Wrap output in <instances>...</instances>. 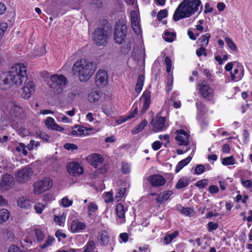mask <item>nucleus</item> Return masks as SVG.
Segmentation results:
<instances>
[{
  "instance_id": "nucleus-1",
  "label": "nucleus",
  "mask_w": 252,
  "mask_h": 252,
  "mask_svg": "<svg viewBox=\"0 0 252 252\" xmlns=\"http://www.w3.org/2000/svg\"><path fill=\"white\" fill-rule=\"evenodd\" d=\"M27 71L23 63L15 64L9 71L0 74V88L7 90L13 85L20 86L28 78Z\"/></svg>"
},
{
  "instance_id": "nucleus-2",
  "label": "nucleus",
  "mask_w": 252,
  "mask_h": 252,
  "mask_svg": "<svg viewBox=\"0 0 252 252\" xmlns=\"http://www.w3.org/2000/svg\"><path fill=\"white\" fill-rule=\"evenodd\" d=\"M203 9L201 0H184L176 8L173 19L178 21L185 18H189Z\"/></svg>"
},
{
  "instance_id": "nucleus-3",
  "label": "nucleus",
  "mask_w": 252,
  "mask_h": 252,
  "mask_svg": "<svg viewBox=\"0 0 252 252\" xmlns=\"http://www.w3.org/2000/svg\"><path fill=\"white\" fill-rule=\"evenodd\" d=\"M96 69L95 63L85 59L77 61L72 67L74 74L78 75L81 82L88 81L94 74Z\"/></svg>"
},
{
  "instance_id": "nucleus-4",
  "label": "nucleus",
  "mask_w": 252,
  "mask_h": 252,
  "mask_svg": "<svg viewBox=\"0 0 252 252\" xmlns=\"http://www.w3.org/2000/svg\"><path fill=\"white\" fill-rule=\"evenodd\" d=\"M50 79L51 83H49V86L51 89L56 94H62L67 83V78L62 74H54L51 76Z\"/></svg>"
},
{
  "instance_id": "nucleus-5",
  "label": "nucleus",
  "mask_w": 252,
  "mask_h": 252,
  "mask_svg": "<svg viewBox=\"0 0 252 252\" xmlns=\"http://www.w3.org/2000/svg\"><path fill=\"white\" fill-rule=\"evenodd\" d=\"M53 185V182L50 178H45L36 181L33 185V192L39 195L49 190Z\"/></svg>"
},
{
  "instance_id": "nucleus-6",
  "label": "nucleus",
  "mask_w": 252,
  "mask_h": 252,
  "mask_svg": "<svg viewBox=\"0 0 252 252\" xmlns=\"http://www.w3.org/2000/svg\"><path fill=\"white\" fill-rule=\"evenodd\" d=\"M108 36V32L102 28L96 29L92 34L93 41L98 46L105 45Z\"/></svg>"
},
{
  "instance_id": "nucleus-7",
  "label": "nucleus",
  "mask_w": 252,
  "mask_h": 252,
  "mask_svg": "<svg viewBox=\"0 0 252 252\" xmlns=\"http://www.w3.org/2000/svg\"><path fill=\"white\" fill-rule=\"evenodd\" d=\"M127 32V28L126 25L122 22H117L115 27L114 39L116 43L121 44L124 40Z\"/></svg>"
},
{
  "instance_id": "nucleus-8",
  "label": "nucleus",
  "mask_w": 252,
  "mask_h": 252,
  "mask_svg": "<svg viewBox=\"0 0 252 252\" xmlns=\"http://www.w3.org/2000/svg\"><path fill=\"white\" fill-rule=\"evenodd\" d=\"M197 89L200 94L204 98L208 101L213 99L214 91L208 84L206 83L204 81L198 84Z\"/></svg>"
},
{
  "instance_id": "nucleus-9",
  "label": "nucleus",
  "mask_w": 252,
  "mask_h": 252,
  "mask_svg": "<svg viewBox=\"0 0 252 252\" xmlns=\"http://www.w3.org/2000/svg\"><path fill=\"white\" fill-rule=\"evenodd\" d=\"M33 174L32 168L25 166L18 170L15 173L16 181L20 183H25L28 181Z\"/></svg>"
},
{
  "instance_id": "nucleus-10",
  "label": "nucleus",
  "mask_w": 252,
  "mask_h": 252,
  "mask_svg": "<svg viewBox=\"0 0 252 252\" xmlns=\"http://www.w3.org/2000/svg\"><path fill=\"white\" fill-rule=\"evenodd\" d=\"M175 140L180 146H187L189 142V134L184 130L179 129L175 132Z\"/></svg>"
},
{
  "instance_id": "nucleus-11",
  "label": "nucleus",
  "mask_w": 252,
  "mask_h": 252,
  "mask_svg": "<svg viewBox=\"0 0 252 252\" xmlns=\"http://www.w3.org/2000/svg\"><path fill=\"white\" fill-rule=\"evenodd\" d=\"M95 83L97 86L103 87L108 83L107 72L103 69L98 70L95 76Z\"/></svg>"
},
{
  "instance_id": "nucleus-12",
  "label": "nucleus",
  "mask_w": 252,
  "mask_h": 252,
  "mask_svg": "<svg viewBox=\"0 0 252 252\" xmlns=\"http://www.w3.org/2000/svg\"><path fill=\"white\" fill-rule=\"evenodd\" d=\"M68 173L72 176H77L81 175L84 171L82 167L77 162H70L67 166Z\"/></svg>"
},
{
  "instance_id": "nucleus-13",
  "label": "nucleus",
  "mask_w": 252,
  "mask_h": 252,
  "mask_svg": "<svg viewBox=\"0 0 252 252\" xmlns=\"http://www.w3.org/2000/svg\"><path fill=\"white\" fill-rule=\"evenodd\" d=\"M148 181L151 185L154 187L163 186L166 183L164 177L159 174H154L148 178Z\"/></svg>"
},
{
  "instance_id": "nucleus-14",
  "label": "nucleus",
  "mask_w": 252,
  "mask_h": 252,
  "mask_svg": "<svg viewBox=\"0 0 252 252\" xmlns=\"http://www.w3.org/2000/svg\"><path fill=\"white\" fill-rule=\"evenodd\" d=\"M14 184L13 177L9 174L4 175L0 183V188L2 190H7L12 187Z\"/></svg>"
},
{
  "instance_id": "nucleus-15",
  "label": "nucleus",
  "mask_w": 252,
  "mask_h": 252,
  "mask_svg": "<svg viewBox=\"0 0 252 252\" xmlns=\"http://www.w3.org/2000/svg\"><path fill=\"white\" fill-rule=\"evenodd\" d=\"M34 91L35 86L34 83L32 81H29L25 84L23 87L21 93V96L25 99H28L34 93Z\"/></svg>"
},
{
  "instance_id": "nucleus-16",
  "label": "nucleus",
  "mask_w": 252,
  "mask_h": 252,
  "mask_svg": "<svg viewBox=\"0 0 252 252\" xmlns=\"http://www.w3.org/2000/svg\"><path fill=\"white\" fill-rule=\"evenodd\" d=\"M152 124L155 131H162L167 127L165 117L157 116L155 119L152 121Z\"/></svg>"
},
{
  "instance_id": "nucleus-17",
  "label": "nucleus",
  "mask_w": 252,
  "mask_h": 252,
  "mask_svg": "<svg viewBox=\"0 0 252 252\" xmlns=\"http://www.w3.org/2000/svg\"><path fill=\"white\" fill-rule=\"evenodd\" d=\"M86 227V224L78 219L73 220L70 225V229L72 233L81 232L85 230Z\"/></svg>"
},
{
  "instance_id": "nucleus-18",
  "label": "nucleus",
  "mask_w": 252,
  "mask_h": 252,
  "mask_svg": "<svg viewBox=\"0 0 252 252\" xmlns=\"http://www.w3.org/2000/svg\"><path fill=\"white\" fill-rule=\"evenodd\" d=\"M87 159L90 164L94 168H97L104 161L103 158L97 154H91L88 157Z\"/></svg>"
},
{
  "instance_id": "nucleus-19",
  "label": "nucleus",
  "mask_w": 252,
  "mask_h": 252,
  "mask_svg": "<svg viewBox=\"0 0 252 252\" xmlns=\"http://www.w3.org/2000/svg\"><path fill=\"white\" fill-rule=\"evenodd\" d=\"M44 123L48 129L58 131H62L64 130V128L58 125L52 117H48L45 121Z\"/></svg>"
},
{
  "instance_id": "nucleus-20",
  "label": "nucleus",
  "mask_w": 252,
  "mask_h": 252,
  "mask_svg": "<svg viewBox=\"0 0 252 252\" xmlns=\"http://www.w3.org/2000/svg\"><path fill=\"white\" fill-rule=\"evenodd\" d=\"M127 210V208L121 203H118L116 206V213L121 223H124L126 221L125 213Z\"/></svg>"
},
{
  "instance_id": "nucleus-21",
  "label": "nucleus",
  "mask_w": 252,
  "mask_h": 252,
  "mask_svg": "<svg viewBox=\"0 0 252 252\" xmlns=\"http://www.w3.org/2000/svg\"><path fill=\"white\" fill-rule=\"evenodd\" d=\"M17 203L19 207L25 209L31 208L32 204V201L26 196H22L19 197Z\"/></svg>"
},
{
  "instance_id": "nucleus-22",
  "label": "nucleus",
  "mask_w": 252,
  "mask_h": 252,
  "mask_svg": "<svg viewBox=\"0 0 252 252\" xmlns=\"http://www.w3.org/2000/svg\"><path fill=\"white\" fill-rule=\"evenodd\" d=\"M151 92L149 90H145L141 98V100L143 101V105L142 109V112L144 113L149 108L151 102Z\"/></svg>"
},
{
  "instance_id": "nucleus-23",
  "label": "nucleus",
  "mask_w": 252,
  "mask_h": 252,
  "mask_svg": "<svg viewBox=\"0 0 252 252\" xmlns=\"http://www.w3.org/2000/svg\"><path fill=\"white\" fill-rule=\"evenodd\" d=\"M10 114L12 117L23 119L25 115L23 109L20 106L14 105L10 110Z\"/></svg>"
},
{
  "instance_id": "nucleus-24",
  "label": "nucleus",
  "mask_w": 252,
  "mask_h": 252,
  "mask_svg": "<svg viewBox=\"0 0 252 252\" xmlns=\"http://www.w3.org/2000/svg\"><path fill=\"white\" fill-rule=\"evenodd\" d=\"M70 133V134L76 136H85L88 135L89 133L88 129L86 127L81 126H74Z\"/></svg>"
},
{
  "instance_id": "nucleus-25",
  "label": "nucleus",
  "mask_w": 252,
  "mask_h": 252,
  "mask_svg": "<svg viewBox=\"0 0 252 252\" xmlns=\"http://www.w3.org/2000/svg\"><path fill=\"white\" fill-rule=\"evenodd\" d=\"M172 194L173 192L171 190L163 191L158 194L156 201L158 203L162 204L163 202L167 201Z\"/></svg>"
},
{
  "instance_id": "nucleus-26",
  "label": "nucleus",
  "mask_w": 252,
  "mask_h": 252,
  "mask_svg": "<svg viewBox=\"0 0 252 252\" xmlns=\"http://www.w3.org/2000/svg\"><path fill=\"white\" fill-rule=\"evenodd\" d=\"M98 241L101 245H107L110 241V236L107 232H102L98 236Z\"/></svg>"
},
{
  "instance_id": "nucleus-27",
  "label": "nucleus",
  "mask_w": 252,
  "mask_h": 252,
  "mask_svg": "<svg viewBox=\"0 0 252 252\" xmlns=\"http://www.w3.org/2000/svg\"><path fill=\"white\" fill-rule=\"evenodd\" d=\"M32 235H35L37 241L41 242L45 237V235L43 232L38 227L33 228L31 232Z\"/></svg>"
},
{
  "instance_id": "nucleus-28",
  "label": "nucleus",
  "mask_w": 252,
  "mask_h": 252,
  "mask_svg": "<svg viewBox=\"0 0 252 252\" xmlns=\"http://www.w3.org/2000/svg\"><path fill=\"white\" fill-rule=\"evenodd\" d=\"M192 157L190 156L188 157L185 159H184L179 161L176 166L175 172H179L184 167L187 165L191 160Z\"/></svg>"
},
{
  "instance_id": "nucleus-29",
  "label": "nucleus",
  "mask_w": 252,
  "mask_h": 252,
  "mask_svg": "<svg viewBox=\"0 0 252 252\" xmlns=\"http://www.w3.org/2000/svg\"><path fill=\"white\" fill-rule=\"evenodd\" d=\"M100 97V93L98 91H92L88 95V99L91 103H96Z\"/></svg>"
},
{
  "instance_id": "nucleus-30",
  "label": "nucleus",
  "mask_w": 252,
  "mask_h": 252,
  "mask_svg": "<svg viewBox=\"0 0 252 252\" xmlns=\"http://www.w3.org/2000/svg\"><path fill=\"white\" fill-rule=\"evenodd\" d=\"M189 183L188 178L184 177L181 178L177 183L175 187L177 189H181L187 187Z\"/></svg>"
},
{
  "instance_id": "nucleus-31",
  "label": "nucleus",
  "mask_w": 252,
  "mask_h": 252,
  "mask_svg": "<svg viewBox=\"0 0 252 252\" xmlns=\"http://www.w3.org/2000/svg\"><path fill=\"white\" fill-rule=\"evenodd\" d=\"M10 213L7 209H0V223L6 221L10 217Z\"/></svg>"
},
{
  "instance_id": "nucleus-32",
  "label": "nucleus",
  "mask_w": 252,
  "mask_h": 252,
  "mask_svg": "<svg viewBox=\"0 0 252 252\" xmlns=\"http://www.w3.org/2000/svg\"><path fill=\"white\" fill-rule=\"evenodd\" d=\"M179 235V232L177 231L173 233L166 235L163 239V243L165 245H168L172 242L173 239Z\"/></svg>"
},
{
  "instance_id": "nucleus-33",
  "label": "nucleus",
  "mask_w": 252,
  "mask_h": 252,
  "mask_svg": "<svg viewBox=\"0 0 252 252\" xmlns=\"http://www.w3.org/2000/svg\"><path fill=\"white\" fill-rule=\"evenodd\" d=\"M147 121L143 120L139 125L135 126L131 131L133 134L138 133L141 131L147 125Z\"/></svg>"
},
{
  "instance_id": "nucleus-34",
  "label": "nucleus",
  "mask_w": 252,
  "mask_h": 252,
  "mask_svg": "<svg viewBox=\"0 0 252 252\" xmlns=\"http://www.w3.org/2000/svg\"><path fill=\"white\" fill-rule=\"evenodd\" d=\"M66 218L65 214L63 213L61 215H54V220L57 224L60 226H63L64 224Z\"/></svg>"
},
{
  "instance_id": "nucleus-35",
  "label": "nucleus",
  "mask_w": 252,
  "mask_h": 252,
  "mask_svg": "<svg viewBox=\"0 0 252 252\" xmlns=\"http://www.w3.org/2000/svg\"><path fill=\"white\" fill-rule=\"evenodd\" d=\"M144 82V76L143 75H140L138 76L137 82L135 87V91L139 93L142 89Z\"/></svg>"
},
{
  "instance_id": "nucleus-36",
  "label": "nucleus",
  "mask_w": 252,
  "mask_h": 252,
  "mask_svg": "<svg viewBox=\"0 0 252 252\" xmlns=\"http://www.w3.org/2000/svg\"><path fill=\"white\" fill-rule=\"evenodd\" d=\"M81 91L79 89H75L70 91L67 94L68 97L71 100H73L77 98L80 97Z\"/></svg>"
},
{
  "instance_id": "nucleus-37",
  "label": "nucleus",
  "mask_w": 252,
  "mask_h": 252,
  "mask_svg": "<svg viewBox=\"0 0 252 252\" xmlns=\"http://www.w3.org/2000/svg\"><path fill=\"white\" fill-rule=\"evenodd\" d=\"M95 248V244L93 240H89L84 247L83 252H92Z\"/></svg>"
},
{
  "instance_id": "nucleus-38",
  "label": "nucleus",
  "mask_w": 252,
  "mask_h": 252,
  "mask_svg": "<svg viewBox=\"0 0 252 252\" xmlns=\"http://www.w3.org/2000/svg\"><path fill=\"white\" fill-rule=\"evenodd\" d=\"M126 192V189L125 188H121L117 190L115 199L118 202L124 197Z\"/></svg>"
},
{
  "instance_id": "nucleus-39",
  "label": "nucleus",
  "mask_w": 252,
  "mask_h": 252,
  "mask_svg": "<svg viewBox=\"0 0 252 252\" xmlns=\"http://www.w3.org/2000/svg\"><path fill=\"white\" fill-rule=\"evenodd\" d=\"M131 23L134 32L136 34L141 33V30L139 20L131 21Z\"/></svg>"
},
{
  "instance_id": "nucleus-40",
  "label": "nucleus",
  "mask_w": 252,
  "mask_h": 252,
  "mask_svg": "<svg viewBox=\"0 0 252 252\" xmlns=\"http://www.w3.org/2000/svg\"><path fill=\"white\" fill-rule=\"evenodd\" d=\"M221 163L224 165H230L235 164V159L233 156L224 158L221 159Z\"/></svg>"
},
{
  "instance_id": "nucleus-41",
  "label": "nucleus",
  "mask_w": 252,
  "mask_h": 252,
  "mask_svg": "<svg viewBox=\"0 0 252 252\" xmlns=\"http://www.w3.org/2000/svg\"><path fill=\"white\" fill-rule=\"evenodd\" d=\"M210 38V35L209 33H206L199 38L198 41H200L202 46H206Z\"/></svg>"
},
{
  "instance_id": "nucleus-42",
  "label": "nucleus",
  "mask_w": 252,
  "mask_h": 252,
  "mask_svg": "<svg viewBox=\"0 0 252 252\" xmlns=\"http://www.w3.org/2000/svg\"><path fill=\"white\" fill-rule=\"evenodd\" d=\"M175 37V33L174 32H165L163 38L164 40L168 42H172L174 41Z\"/></svg>"
},
{
  "instance_id": "nucleus-43",
  "label": "nucleus",
  "mask_w": 252,
  "mask_h": 252,
  "mask_svg": "<svg viewBox=\"0 0 252 252\" xmlns=\"http://www.w3.org/2000/svg\"><path fill=\"white\" fill-rule=\"evenodd\" d=\"M26 146L24 144L20 143L16 147V150L18 152H21L24 156H26L28 155V151L26 149Z\"/></svg>"
},
{
  "instance_id": "nucleus-44",
  "label": "nucleus",
  "mask_w": 252,
  "mask_h": 252,
  "mask_svg": "<svg viewBox=\"0 0 252 252\" xmlns=\"http://www.w3.org/2000/svg\"><path fill=\"white\" fill-rule=\"evenodd\" d=\"M46 52L45 46L41 45L40 47H38L34 50V54L35 56H41L43 55Z\"/></svg>"
},
{
  "instance_id": "nucleus-45",
  "label": "nucleus",
  "mask_w": 252,
  "mask_h": 252,
  "mask_svg": "<svg viewBox=\"0 0 252 252\" xmlns=\"http://www.w3.org/2000/svg\"><path fill=\"white\" fill-rule=\"evenodd\" d=\"M104 201L106 203L112 202L114 201L113 193L112 191L104 192Z\"/></svg>"
},
{
  "instance_id": "nucleus-46",
  "label": "nucleus",
  "mask_w": 252,
  "mask_h": 252,
  "mask_svg": "<svg viewBox=\"0 0 252 252\" xmlns=\"http://www.w3.org/2000/svg\"><path fill=\"white\" fill-rule=\"evenodd\" d=\"M196 106L198 110L200 112H202L203 113H205L207 110L205 103L200 100L197 101L196 102Z\"/></svg>"
},
{
  "instance_id": "nucleus-47",
  "label": "nucleus",
  "mask_w": 252,
  "mask_h": 252,
  "mask_svg": "<svg viewBox=\"0 0 252 252\" xmlns=\"http://www.w3.org/2000/svg\"><path fill=\"white\" fill-rule=\"evenodd\" d=\"M45 208V205L40 202L36 203L34 205V209L35 210L36 213L38 214H41Z\"/></svg>"
},
{
  "instance_id": "nucleus-48",
  "label": "nucleus",
  "mask_w": 252,
  "mask_h": 252,
  "mask_svg": "<svg viewBox=\"0 0 252 252\" xmlns=\"http://www.w3.org/2000/svg\"><path fill=\"white\" fill-rule=\"evenodd\" d=\"M181 212L182 214L190 217L193 216L194 214V210L189 207L183 208Z\"/></svg>"
},
{
  "instance_id": "nucleus-49",
  "label": "nucleus",
  "mask_w": 252,
  "mask_h": 252,
  "mask_svg": "<svg viewBox=\"0 0 252 252\" xmlns=\"http://www.w3.org/2000/svg\"><path fill=\"white\" fill-rule=\"evenodd\" d=\"M225 41L226 43L227 46L232 51H236L237 50V48L236 44L233 42V41L231 39L228 37H226L225 38Z\"/></svg>"
},
{
  "instance_id": "nucleus-50",
  "label": "nucleus",
  "mask_w": 252,
  "mask_h": 252,
  "mask_svg": "<svg viewBox=\"0 0 252 252\" xmlns=\"http://www.w3.org/2000/svg\"><path fill=\"white\" fill-rule=\"evenodd\" d=\"M137 112H138V107L137 106H136L134 108V109L133 110V112L132 113H131L128 115L126 116L125 117V118H124V119L121 120L120 123H122L123 122H125L126 120H128V119H129L130 118L134 117L137 115Z\"/></svg>"
},
{
  "instance_id": "nucleus-51",
  "label": "nucleus",
  "mask_w": 252,
  "mask_h": 252,
  "mask_svg": "<svg viewBox=\"0 0 252 252\" xmlns=\"http://www.w3.org/2000/svg\"><path fill=\"white\" fill-rule=\"evenodd\" d=\"M239 72L237 68L234 70L233 72H231L230 76L232 81L236 82L240 80L241 79V76L240 75H237Z\"/></svg>"
},
{
  "instance_id": "nucleus-52",
  "label": "nucleus",
  "mask_w": 252,
  "mask_h": 252,
  "mask_svg": "<svg viewBox=\"0 0 252 252\" xmlns=\"http://www.w3.org/2000/svg\"><path fill=\"white\" fill-rule=\"evenodd\" d=\"M55 241V238L51 236H48L45 243L40 246V248L42 249H45L46 248L51 246L53 242Z\"/></svg>"
},
{
  "instance_id": "nucleus-53",
  "label": "nucleus",
  "mask_w": 252,
  "mask_h": 252,
  "mask_svg": "<svg viewBox=\"0 0 252 252\" xmlns=\"http://www.w3.org/2000/svg\"><path fill=\"white\" fill-rule=\"evenodd\" d=\"M168 12L166 9L160 10L157 14V19L160 21L167 16Z\"/></svg>"
},
{
  "instance_id": "nucleus-54",
  "label": "nucleus",
  "mask_w": 252,
  "mask_h": 252,
  "mask_svg": "<svg viewBox=\"0 0 252 252\" xmlns=\"http://www.w3.org/2000/svg\"><path fill=\"white\" fill-rule=\"evenodd\" d=\"M241 182L242 186L246 189H250L252 187V182L250 180L241 179Z\"/></svg>"
},
{
  "instance_id": "nucleus-55",
  "label": "nucleus",
  "mask_w": 252,
  "mask_h": 252,
  "mask_svg": "<svg viewBox=\"0 0 252 252\" xmlns=\"http://www.w3.org/2000/svg\"><path fill=\"white\" fill-rule=\"evenodd\" d=\"M205 171V167L202 164H199L196 166L194 169V173L196 175H200Z\"/></svg>"
},
{
  "instance_id": "nucleus-56",
  "label": "nucleus",
  "mask_w": 252,
  "mask_h": 252,
  "mask_svg": "<svg viewBox=\"0 0 252 252\" xmlns=\"http://www.w3.org/2000/svg\"><path fill=\"white\" fill-rule=\"evenodd\" d=\"M165 63L166 64V71L168 73L170 72L172 67V61L171 59L168 57H166L165 59Z\"/></svg>"
},
{
  "instance_id": "nucleus-57",
  "label": "nucleus",
  "mask_w": 252,
  "mask_h": 252,
  "mask_svg": "<svg viewBox=\"0 0 252 252\" xmlns=\"http://www.w3.org/2000/svg\"><path fill=\"white\" fill-rule=\"evenodd\" d=\"M62 204L64 207H68L71 206L72 204V201L70 200L67 197H63L62 199Z\"/></svg>"
},
{
  "instance_id": "nucleus-58",
  "label": "nucleus",
  "mask_w": 252,
  "mask_h": 252,
  "mask_svg": "<svg viewBox=\"0 0 252 252\" xmlns=\"http://www.w3.org/2000/svg\"><path fill=\"white\" fill-rule=\"evenodd\" d=\"M64 148L67 150L73 151L74 150H77L78 146L72 143H66L64 145Z\"/></svg>"
},
{
  "instance_id": "nucleus-59",
  "label": "nucleus",
  "mask_w": 252,
  "mask_h": 252,
  "mask_svg": "<svg viewBox=\"0 0 252 252\" xmlns=\"http://www.w3.org/2000/svg\"><path fill=\"white\" fill-rule=\"evenodd\" d=\"M56 119L57 121L60 122H63L65 123H69L68 118L66 116L63 114H60L56 116Z\"/></svg>"
},
{
  "instance_id": "nucleus-60",
  "label": "nucleus",
  "mask_w": 252,
  "mask_h": 252,
  "mask_svg": "<svg viewBox=\"0 0 252 252\" xmlns=\"http://www.w3.org/2000/svg\"><path fill=\"white\" fill-rule=\"evenodd\" d=\"M207 180L206 179L201 180L195 183V186L199 189H203L207 185Z\"/></svg>"
},
{
  "instance_id": "nucleus-61",
  "label": "nucleus",
  "mask_w": 252,
  "mask_h": 252,
  "mask_svg": "<svg viewBox=\"0 0 252 252\" xmlns=\"http://www.w3.org/2000/svg\"><path fill=\"white\" fill-rule=\"evenodd\" d=\"M39 145V143L38 142H35L33 140H31L30 141V143L27 145V148L30 151H32L33 149V146L35 147L38 146Z\"/></svg>"
},
{
  "instance_id": "nucleus-62",
  "label": "nucleus",
  "mask_w": 252,
  "mask_h": 252,
  "mask_svg": "<svg viewBox=\"0 0 252 252\" xmlns=\"http://www.w3.org/2000/svg\"><path fill=\"white\" fill-rule=\"evenodd\" d=\"M208 229L209 232L216 230L218 227V224L213 222H209L208 224Z\"/></svg>"
},
{
  "instance_id": "nucleus-63",
  "label": "nucleus",
  "mask_w": 252,
  "mask_h": 252,
  "mask_svg": "<svg viewBox=\"0 0 252 252\" xmlns=\"http://www.w3.org/2000/svg\"><path fill=\"white\" fill-rule=\"evenodd\" d=\"M109 168V164L105 163L103 164L102 167L98 168V171L101 174H104L106 172Z\"/></svg>"
},
{
  "instance_id": "nucleus-64",
  "label": "nucleus",
  "mask_w": 252,
  "mask_h": 252,
  "mask_svg": "<svg viewBox=\"0 0 252 252\" xmlns=\"http://www.w3.org/2000/svg\"><path fill=\"white\" fill-rule=\"evenodd\" d=\"M206 49L203 47H201L198 49L196 50V55L198 57L201 56L202 55H203L205 56H207V53L205 52Z\"/></svg>"
}]
</instances>
